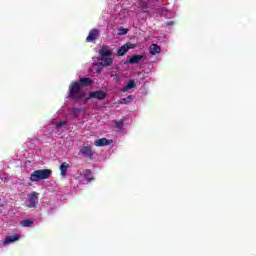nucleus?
Listing matches in <instances>:
<instances>
[{
  "label": "nucleus",
  "mask_w": 256,
  "mask_h": 256,
  "mask_svg": "<svg viewBox=\"0 0 256 256\" xmlns=\"http://www.w3.org/2000/svg\"><path fill=\"white\" fill-rule=\"evenodd\" d=\"M79 84V87L83 89V87H89L93 85V80L91 78L83 77L80 78L79 81H76Z\"/></svg>",
  "instance_id": "obj_8"
},
{
  "label": "nucleus",
  "mask_w": 256,
  "mask_h": 256,
  "mask_svg": "<svg viewBox=\"0 0 256 256\" xmlns=\"http://www.w3.org/2000/svg\"><path fill=\"white\" fill-rule=\"evenodd\" d=\"M89 99H93V98H89V97H88V98H85V99H84V103H89Z\"/></svg>",
  "instance_id": "obj_27"
},
{
  "label": "nucleus",
  "mask_w": 256,
  "mask_h": 256,
  "mask_svg": "<svg viewBox=\"0 0 256 256\" xmlns=\"http://www.w3.org/2000/svg\"><path fill=\"white\" fill-rule=\"evenodd\" d=\"M113 52H111V50L107 49V47L103 46L100 51H99V55H101V57H109L112 55Z\"/></svg>",
  "instance_id": "obj_14"
},
{
  "label": "nucleus",
  "mask_w": 256,
  "mask_h": 256,
  "mask_svg": "<svg viewBox=\"0 0 256 256\" xmlns=\"http://www.w3.org/2000/svg\"><path fill=\"white\" fill-rule=\"evenodd\" d=\"M105 97H107V93L101 90L90 92L89 94V99H98L99 101H103Z\"/></svg>",
  "instance_id": "obj_5"
},
{
  "label": "nucleus",
  "mask_w": 256,
  "mask_h": 256,
  "mask_svg": "<svg viewBox=\"0 0 256 256\" xmlns=\"http://www.w3.org/2000/svg\"><path fill=\"white\" fill-rule=\"evenodd\" d=\"M157 53H161V47L157 44H152L150 46V55H157Z\"/></svg>",
  "instance_id": "obj_13"
},
{
  "label": "nucleus",
  "mask_w": 256,
  "mask_h": 256,
  "mask_svg": "<svg viewBox=\"0 0 256 256\" xmlns=\"http://www.w3.org/2000/svg\"><path fill=\"white\" fill-rule=\"evenodd\" d=\"M110 77H112L114 81H119V74H111Z\"/></svg>",
  "instance_id": "obj_25"
},
{
  "label": "nucleus",
  "mask_w": 256,
  "mask_h": 256,
  "mask_svg": "<svg viewBox=\"0 0 256 256\" xmlns=\"http://www.w3.org/2000/svg\"><path fill=\"white\" fill-rule=\"evenodd\" d=\"M118 35H127V29H125V28H120V29H119V32H118Z\"/></svg>",
  "instance_id": "obj_23"
},
{
  "label": "nucleus",
  "mask_w": 256,
  "mask_h": 256,
  "mask_svg": "<svg viewBox=\"0 0 256 256\" xmlns=\"http://www.w3.org/2000/svg\"><path fill=\"white\" fill-rule=\"evenodd\" d=\"M97 37H99V29L90 30L86 38V43H94V41H97Z\"/></svg>",
  "instance_id": "obj_6"
},
{
  "label": "nucleus",
  "mask_w": 256,
  "mask_h": 256,
  "mask_svg": "<svg viewBox=\"0 0 256 256\" xmlns=\"http://www.w3.org/2000/svg\"><path fill=\"white\" fill-rule=\"evenodd\" d=\"M102 63L105 67H109L110 65H113V58L104 56V57H102Z\"/></svg>",
  "instance_id": "obj_16"
},
{
  "label": "nucleus",
  "mask_w": 256,
  "mask_h": 256,
  "mask_svg": "<svg viewBox=\"0 0 256 256\" xmlns=\"http://www.w3.org/2000/svg\"><path fill=\"white\" fill-rule=\"evenodd\" d=\"M72 115H79L81 113V108H71Z\"/></svg>",
  "instance_id": "obj_21"
},
{
  "label": "nucleus",
  "mask_w": 256,
  "mask_h": 256,
  "mask_svg": "<svg viewBox=\"0 0 256 256\" xmlns=\"http://www.w3.org/2000/svg\"><path fill=\"white\" fill-rule=\"evenodd\" d=\"M21 225H22V227H31V225H33V221L26 219L21 222Z\"/></svg>",
  "instance_id": "obj_20"
},
{
  "label": "nucleus",
  "mask_w": 256,
  "mask_h": 256,
  "mask_svg": "<svg viewBox=\"0 0 256 256\" xmlns=\"http://www.w3.org/2000/svg\"><path fill=\"white\" fill-rule=\"evenodd\" d=\"M64 125H67V121H61V122L56 123L57 128L64 127Z\"/></svg>",
  "instance_id": "obj_24"
},
{
  "label": "nucleus",
  "mask_w": 256,
  "mask_h": 256,
  "mask_svg": "<svg viewBox=\"0 0 256 256\" xmlns=\"http://www.w3.org/2000/svg\"><path fill=\"white\" fill-rule=\"evenodd\" d=\"M167 25H168V26L175 25V22H173V21H168V22H167Z\"/></svg>",
  "instance_id": "obj_26"
},
{
  "label": "nucleus",
  "mask_w": 256,
  "mask_h": 256,
  "mask_svg": "<svg viewBox=\"0 0 256 256\" xmlns=\"http://www.w3.org/2000/svg\"><path fill=\"white\" fill-rule=\"evenodd\" d=\"M95 147H107V145H111V141L107 140V138H101L94 142Z\"/></svg>",
  "instance_id": "obj_10"
},
{
  "label": "nucleus",
  "mask_w": 256,
  "mask_h": 256,
  "mask_svg": "<svg viewBox=\"0 0 256 256\" xmlns=\"http://www.w3.org/2000/svg\"><path fill=\"white\" fill-rule=\"evenodd\" d=\"M80 153L82 157H85L86 159H90V161L93 160V146L91 145L81 146Z\"/></svg>",
  "instance_id": "obj_4"
},
{
  "label": "nucleus",
  "mask_w": 256,
  "mask_h": 256,
  "mask_svg": "<svg viewBox=\"0 0 256 256\" xmlns=\"http://www.w3.org/2000/svg\"><path fill=\"white\" fill-rule=\"evenodd\" d=\"M37 203H39V193L32 192L28 194V198L25 202L26 207H28V209H37Z\"/></svg>",
  "instance_id": "obj_3"
},
{
  "label": "nucleus",
  "mask_w": 256,
  "mask_h": 256,
  "mask_svg": "<svg viewBox=\"0 0 256 256\" xmlns=\"http://www.w3.org/2000/svg\"><path fill=\"white\" fill-rule=\"evenodd\" d=\"M139 9H141L145 13L149 9V5L146 2H141L139 4Z\"/></svg>",
  "instance_id": "obj_19"
},
{
  "label": "nucleus",
  "mask_w": 256,
  "mask_h": 256,
  "mask_svg": "<svg viewBox=\"0 0 256 256\" xmlns=\"http://www.w3.org/2000/svg\"><path fill=\"white\" fill-rule=\"evenodd\" d=\"M144 57H145L144 55H133L130 57L128 63L130 65H135V64L137 65V64L141 63V61L144 59Z\"/></svg>",
  "instance_id": "obj_9"
},
{
  "label": "nucleus",
  "mask_w": 256,
  "mask_h": 256,
  "mask_svg": "<svg viewBox=\"0 0 256 256\" xmlns=\"http://www.w3.org/2000/svg\"><path fill=\"white\" fill-rule=\"evenodd\" d=\"M19 235L15 234L12 236H8L5 238L3 245H9V243H15V241H19Z\"/></svg>",
  "instance_id": "obj_11"
},
{
  "label": "nucleus",
  "mask_w": 256,
  "mask_h": 256,
  "mask_svg": "<svg viewBox=\"0 0 256 256\" xmlns=\"http://www.w3.org/2000/svg\"><path fill=\"white\" fill-rule=\"evenodd\" d=\"M115 127L117 128V129H123V122L122 121H116L115 122Z\"/></svg>",
  "instance_id": "obj_22"
},
{
  "label": "nucleus",
  "mask_w": 256,
  "mask_h": 256,
  "mask_svg": "<svg viewBox=\"0 0 256 256\" xmlns=\"http://www.w3.org/2000/svg\"><path fill=\"white\" fill-rule=\"evenodd\" d=\"M82 87L79 86L77 81H72L68 89V99H71L75 103H79L83 97H85V92H82Z\"/></svg>",
  "instance_id": "obj_1"
},
{
  "label": "nucleus",
  "mask_w": 256,
  "mask_h": 256,
  "mask_svg": "<svg viewBox=\"0 0 256 256\" xmlns=\"http://www.w3.org/2000/svg\"><path fill=\"white\" fill-rule=\"evenodd\" d=\"M129 49H135V45L132 43H126L125 45L121 46L118 49L117 54L120 57H123V55H125V53H127V51H129Z\"/></svg>",
  "instance_id": "obj_7"
},
{
  "label": "nucleus",
  "mask_w": 256,
  "mask_h": 256,
  "mask_svg": "<svg viewBox=\"0 0 256 256\" xmlns=\"http://www.w3.org/2000/svg\"><path fill=\"white\" fill-rule=\"evenodd\" d=\"M67 167H69V164H67V162H63L60 165V171H61V176L65 177V175H67Z\"/></svg>",
  "instance_id": "obj_17"
},
{
  "label": "nucleus",
  "mask_w": 256,
  "mask_h": 256,
  "mask_svg": "<svg viewBox=\"0 0 256 256\" xmlns=\"http://www.w3.org/2000/svg\"><path fill=\"white\" fill-rule=\"evenodd\" d=\"M84 175H85V179L88 181V183H91V181H93V179H95L93 177H89V175H91V170H89V169L85 170Z\"/></svg>",
  "instance_id": "obj_18"
},
{
  "label": "nucleus",
  "mask_w": 256,
  "mask_h": 256,
  "mask_svg": "<svg viewBox=\"0 0 256 256\" xmlns=\"http://www.w3.org/2000/svg\"><path fill=\"white\" fill-rule=\"evenodd\" d=\"M134 87H137L135 80H130L127 85L122 88V93H127L130 89H134Z\"/></svg>",
  "instance_id": "obj_12"
},
{
  "label": "nucleus",
  "mask_w": 256,
  "mask_h": 256,
  "mask_svg": "<svg viewBox=\"0 0 256 256\" xmlns=\"http://www.w3.org/2000/svg\"><path fill=\"white\" fill-rule=\"evenodd\" d=\"M51 173V169L36 170L30 175V182L37 183V181H45V179H50Z\"/></svg>",
  "instance_id": "obj_2"
},
{
  "label": "nucleus",
  "mask_w": 256,
  "mask_h": 256,
  "mask_svg": "<svg viewBox=\"0 0 256 256\" xmlns=\"http://www.w3.org/2000/svg\"><path fill=\"white\" fill-rule=\"evenodd\" d=\"M133 101V95H129L126 98H122L119 100L120 105H129Z\"/></svg>",
  "instance_id": "obj_15"
}]
</instances>
